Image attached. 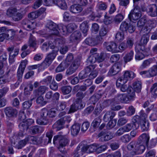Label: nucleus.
Here are the masks:
<instances>
[{
  "mask_svg": "<svg viewBox=\"0 0 157 157\" xmlns=\"http://www.w3.org/2000/svg\"><path fill=\"white\" fill-rule=\"evenodd\" d=\"M127 148L129 151H132L131 154L132 155L142 153L145 149L144 145L133 141L128 145Z\"/></svg>",
  "mask_w": 157,
  "mask_h": 157,
  "instance_id": "1",
  "label": "nucleus"
},
{
  "mask_svg": "<svg viewBox=\"0 0 157 157\" xmlns=\"http://www.w3.org/2000/svg\"><path fill=\"white\" fill-rule=\"evenodd\" d=\"M57 140L59 141L58 149L61 152H64L65 151V146L68 144V140L64 136L59 134L54 137L53 139V144H55L57 143L56 141Z\"/></svg>",
  "mask_w": 157,
  "mask_h": 157,
  "instance_id": "2",
  "label": "nucleus"
},
{
  "mask_svg": "<svg viewBox=\"0 0 157 157\" xmlns=\"http://www.w3.org/2000/svg\"><path fill=\"white\" fill-rule=\"evenodd\" d=\"M48 114V111L46 109H42L40 112V117L36 120L37 123L41 125H47L49 119Z\"/></svg>",
  "mask_w": 157,
  "mask_h": 157,
  "instance_id": "3",
  "label": "nucleus"
},
{
  "mask_svg": "<svg viewBox=\"0 0 157 157\" xmlns=\"http://www.w3.org/2000/svg\"><path fill=\"white\" fill-rule=\"evenodd\" d=\"M135 76L134 73L132 71H126L122 76L119 77L117 80L116 85L119 86L120 84L125 83L128 80L129 78H133Z\"/></svg>",
  "mask_w": 157,
  "mask_h": 157,
  "instance_id": "4",
  "label": "nucleus"
},
{
  "mask_svg": "<svg viewBox=\"0 0 157 157\" xmlns=\"http://www.w3.org/2000/svg\"><path fill=\"white\" fill-rule=\"evenodd\" d=\"M141 16L140 7L138 6H136L130 11L128 15V18L132 21H136Z\"/></svg>",
  "mask_w": 157,
  "mask_h": 157,
  "instance_id": "5",
  "label": "nucleus"
},
{
  "mask_svg": "<svg viewBox=\"0 0 157 157\" xmlns=\"http://www.w3.org/2000/svg\"><path fill=\"white\" fill-rule=\"evenodd\" d=\"M58 51V49L53 50L48 55L44 61L42 63V65L43 66L44 68L47 67L51 64L56 57Z\"/></svg>",
  "mask_w": 157,
  "mask_h": 157,
  "instance_id": "6",
  "label": "nucleus"
},
{
  "mask_svg": "<svg viewBox=\"0 0 157 157\" xmlns=\"http://www.w3.org/2000/svg\"><path fill=\"white\" fill-rule=\"evenodd\" d=\"M119 29L122 32L128 31L130 33H133L136 29L135 26L132 24H129L125 21L122 22Z\"/></svg>",
  "mask_w": 157,
  "mask_h": 157,
  "instance_id": "7",
  "label": "nucleus"
},
{
  "mask_svg": "<svg viewBox=\"0 0 157 157\" xmlns=\"http://www.w3.org/2000/svg\"><path fill=\"white\" fill-rule=\"evenodd\" d=\"M71 119L69 116H65L58 120L55 123V125L57 126L56 128L58 130H59L64 127V125L66 123H69Z\"/></svg>",
  "mask_w": 157,
  "mask_h": 157,
  "instance_id": "8",
  "label": "nucleus"
},
{
  "mask_svg": "<svg viewBox=\"0 0 157 157\" xmlns=\"http://www.w3.org/2000/svg\"><path fill=\"white\" fill-rule=\"evenodd\" d=\"M7 50L9 52V62L11 64L14 62V58L18 54L19 49L18 48L14 49V45H12L7 48Z\"/></svg>",
  "mask_w": 157,
  "mask_h": 157,
  "instance_id": "9",
  "label": "nucleus"
},
{
  "mask_svg": "<svg viewBox=\"0 0 157 157\" xmlns=\"http://www.w3.org/2000/svg\"><path fill=\"white\" fill-rule=\"evenodd\" d=\"M98 137H101L100 140L101 141H106L109 140L113 137V135L112 132H106L102 131L98 135Z\"/></svg>",
  "mask_w": 157,
  "mask_h": 157,
  "instance_id": "10",
  "label": "nucleus"
},
{
  "mask_svg": "<svg viewBox=\"0 0 157 157\" xmlns=\"http://www.w3.org/2000/svg\"><path fill=\"white\" fill-rule=\"evenodd\" d=\"M46 28L50 30L52 34L57 35L59 34V31L57 30L58 25L52 21H50L47 23Z\"/></svg>",
  "mask_w": 157,
  "mask_h": 157,
  "instance_id": "11",
  "label": "nucleus"
},
{
  "mask_svg": "<svg viewBox=\"0 0 157 157\" xmlns=\"http://www.w3.org/2000/svg\"><path fill=\"white\" fill-rule=\"evenodd\" d=\"M46 28L50 30L52 34L57 35L59 34V31L57 30L58 25L52 21H50L47 23Z\"/></svg>",
  "mask_w": 157,
  "mask_h": 157,
  "instance_id": "12",
  "label": "nucleus"
},
{
  "mask_svg": "<svg viewBox=\"0 0 157 157\" xmlns=\"http://www.w3.org/2000/svg\"><path fill=\"white\" fill-rule=\"evenodd\" d=\"M34 121L31 119H27L25 121L20 123L19 125V128L24 131L26 132L29 128V127L34 122Z\"/></svg>",
  "mask_w": 157,
  "mask_h": 157,
  "instance_id": "13",
  "label": "nucleus"
},
{
  "mask_svg": "<svg viewBox=\"0 0 157 157\" xmlns=\"http://www.w3.org/2000/svg\"><path fill=\"white\" fill-rule=\"evenodd\" d=\"M4 112L7 117L13 118L16 116L17 113V110L11 107H6Z\"/></svg>",
  "mask_w": 157,
  "mask_h": 157,
  "instance_id": "14",
  "label": "nucleus"
},
{
  "mask_svg": "<svg viewBox=\"0 0 157 157\" xmlns=\"http://www.w3.org/2000/svg\"><path fill=\"white\" fill-rule=\"evenodd\" d=\"M27 63V60H25L22 61L20 64L17 73V76L18 79L21 78Z\"/></svg>",
  "mask_w": 157,
  "mask_h": 157,
  "instance_id": "15",
  "label": "nucleus"
},
{
  "mask_svg": "<svg viewBox=\"0 0 157 157\" xmlns=\"http://www.w3.org/2000/svg\"><path fill=\"white\" fill-rule=\"evenodd\" d=\"M121 64L119 63L114 64L110 69L108 74L109 75L112 76L117 74L121 70Z\"/></svg>",
  "mask_w": 157,
  "mask_h": 157,
  "instance_id": "16",
  "label": "nucleus"
},
{
  "mask_svg": "<svg viewBox=\"0 0 157 157\" xmlns=\"http://www.w3.org/2000/svg\"><path fill=\"white\" fill-rule=\"evenodd\" d=\"M21 24L23 26L28 30L33 29L35 27V23L34 22H32L27 19L23 20L22 21Z\"/></svg>",
  "mask_w": 157,
  "mask_h": 157,
  "instance_id": "17",
  "label": "nucleus"
},
{
  "mask_svg": "<svg viewBox=\"0 0 157 157\" xmlns=\"http://www.w3.org/2000/svg\"><path fill=\"white\" fill-rule=\"evenodd\" d=\"M81 36L80 32L78 31H76L71 35L70 38V40L71 42L76 44L80 41Z\"/></svg>",
  "mask_w": 157,
  "mask_h": 157,
  "instance_id": "18",
  "label": "nucleus"
},
{
  "mask_svg": "<svg viewBox=\"0 0 157 157\" xmlns=\"http://www.w3.org/2000/svg\"><path fill=\"white\" fill-rule=\"evenodd\" d=\"M4 30L3 32L5 33L6 39L10 40H13L15 34V31L13 29H9L4 27Z\"/></svg>",
  "mask_w": 157,
  "mask_h": 157,
  "instance_id": "19",
  "label": "nucleus"
},
{
  "mask_svg": "<svg viewBox=\"0 0 157 157\" xmlns=\"http://www.w3.org/2000/svg\"><path fill=\"white\" fill-rule=\"evenodd\" d=\"M81 128L80 124L76 123L72 125L71 128V133L74 136H77L79 133Z\"/></svg>",
  "mask_w": 157,
  "mask_h": 157,
  "instance_id": "20",
  "label": "nucleus"
},
{
  "mask_svg": "<svg viewBox=\"0 0 157 157\" xmlns=\"http://www.w3.org/2000/svg\"><path fill=\"white\" fill-rule=\"evenodd\" d=\"M28 137L29 142L35 144H40L43 140L41 137H36L29 136Z\"/></svg>",
  "mask_w": 157,
  "mask_h": 157,
  "instance_id": "21",
  "label": "nucleus"
},
{
  "mask_svg": "<svg viewBox=\"0 0 157 157\" xmlns=\"http://www.w3.org/2000/svg\"><path fill=\"white\" fill-rule=\"evenodd\" d=\"M106 46L107 49L109 51L112 52H117L118 50L117 49V46L115 43L111 42L106 44Z\"/></svg>",
  "mask_w": 157,
  "mask_h": 157,
  "instance_id": "22",
  "label": "nucleus"
},
{
  "mask_svg": "<svg viewBox=\"0 0 157 157\" xmlns=\"http://www.w3.org/2000/svg\"><path fill=\"white\" fill-rule=\"evenodd\" d=\"M83 8L79 4H74L70 6V11L73 13H77L81 12Z\"/></svg>",
  "mask_w": 157,
  "mask_h": 157,
  "instance_id": "23",
  "label": "nucleus"
},
{
  "mask_svg": "<svg viewBox=\"0 0 157 157\" xmlns=\"http://www.w3.org/2000/svg\"><path fill=\"white\" fill-rule=\"evenodd\" d=\"M116 115L115 113L113 111H108L105 114L103 117V120L107 122L112 120Z\"/></svg>",
  "mask_w": 157,
  "mask_h": 157,
  "instance_id": "24",
  "label": "nucleus"
},
{
  "mask_svg": "<svg viewBox=\"0 0 157 157\" xmlns=\"http://www.w3.org/2000/svg\"><path fill=\"white\" fill-rule=\"evenodd\" d=\"M81 149L83 151H86L87 153H92L95 151H96V145L93 144L88 145L82 147Z\"/></svg>",
  "mask_w": 157,
  "mask_h": 157,
  "instance_id": "25",
  "label": "nucleus"
},
{
  "mask_svg": "<svg viewBox=\"0 0 157 157\" xmlns=\"http://www.w3.org/2000/svg\"><path fill=\"white\" fill-rule=\"evenodd\" d=\"M54 4L63 10H66L67 8V6L65 0H55Z\"/></svg>",
  "mask_w": 157,
  "mask_h": 157,
  "instance_id": "26",
  "label": "nucleus"
},
{
  "mask_svg": "<svg viewBox=\"0 0 157 157\" xmlns=\"http://www.w3.org/2000/svg\"><path fill=\"white\" fill-rule=\"evenodd\" d=\"M46 89L45 86H41L34 91V93L36 96H41L45 92Z\"/></svg>",
  "mask_w": 157,
  "mask_h": 157,
  "instance_id": "27",
  "label": "nucleus"
},
{
  "mask_svg": "<svg viewBox=\"0 0 157 157\" xmlns=\"http://www.w3.org/2000/svg\"><path fill=\"white\" fill-rule=\"evenodd\" d=\"M141 120L139 116H135L133 117L132 119V123L135 128L137 129L139 127L140 123L141 122Z\"/></svg>",
  "mask_w": 157,
  "mask_h": 157,
  "instance_id": "28",
  "label": "nucleus"
},
{
  "mask_svg": "<svg viewBox=\"0 0 157 157\" xmlns=\"http://www.w3.org/2000/svg\"><path fill=\"white\" fill-rule=\"evenodd\" d=\"M80 65V61L78 59H75L69 67L75 72Z\"/></svg>",
  "mask_w": 157,
  "mask_h": 157,
  "instance_id": "29",
  "label": "nucleus"
},
{
  "mask_svg": "<svg viewBox=\"0 0 157 157\" xmlns=\"http://www.w3.org/2000/svg\"><path fill=\"white\" fill-rule=\"evenodd\" d=\"M125 83L122 84H120L119 86H118L116 85V86L118 87H121L120 90L122 92H131L132 90V88L130 86H127Z\"/></svg>",
  "mask_w": 157,
  "mask_h": 157,
  "instance_id": "30",
  "label": "nucleus"
},
{
  "mask_svg": "<svg viewBox=\"0 0 157 157\" xmlns=\"http://www.w3.org/2000/svg\"><path fill=\"white\" fill-rule=\"evenodd\" d=\"M29 46L30 47L34 48L33 51H35L36 48V43L35 38L31 35L29 38Z\"/></svg>",
  "mask_w": 157,
  "mask_h": 157,
  "instance_id": "31",
  "label": "nucleus"
},
{
  "mask_svg": "<svg viewBox=\"0 0 157 157\" xmlns=\"http://www.w3.org/2000/svg\"><path fill=\"white\" fill-rule=\"evenodd\" d=\"M82 14L83 16L89 15L90 17L93 18H92V20H93L94 18L93 9L90 7L84 10L82 12Z\"/></svg>",
  "mask_w": 157,
  "mask_h": 157,
  "instance_id": "32",
  "label": "nucleus"
},
{
  "mask_svg": "<svg viewBox=\"0 0 157 157\" xmlns=\"http://www.w3.org/2000/svg\"><path fill=\"white\" fill-rule=\"evenodd\" d=\"M149 135L146 133L142 134L140 137V139L142 140L143 143L145 144L147 147L149 145Z\"/></svg>",
  "mask_w": 157,
  "mask_h": 157,
  "instance_id": "33",
  "label": "nucleus"
},
{
  "mask_svg": "<svg viewBox=\"0 0 157 157\" xmlns=\"http://www.w3.org/2000/svg\"><path fill=\"white\" fill-rule=\"evenodd\" d=\"M95 54L96 61L99 63L102 62L106 56V53L104 52H101L100 54L95 53Z\"/></svg>",
  "mask_w": 157,
  "mask_h": 157,
  "instance_id": "34",
  "label": "nucleus"
},
{
  "mask_svg": "<svg viewBox=\"0 0 157 157\" xmlns=\"http://www.w3.org/2000/svg\"><path fill=\"white\" fill-rule=\"evenodd\" d=\"M133 86L135 91L136 92L139 93L140 92L142 88V84L140 82L137 81L134 82Z\"/></svg>",
  "mask_w": 157,
  "mask_h": 157,
  "instance_id": "35",
  "label": "nucleus"
},
{
  "mask_svg": "<svg viewBox=\"0 0 157 157\" xmlns=\"http://www.w3.org/2000/svg\"><path fill=\"white\" fill-rule=\"evenodd\" d=\"M142 130L143 131H147L149 127V123L147 120L141 121L140 123Z\"/></svg>",
  "mask_w": 157,
  "mask_h": 157,
  "instance_id": "36",
  "label": "nucleus"
},
{
  "mask_svg": "<svg viewBox=\"0 0 157 157\" xmlns=\"http://www.w3.org/2000/svg\"><path fill=\"white\" fill-rule=\"evenodd\" d=\"M68 67L67 64L65 63L63 61L56 67L55 70V71L56 73L63 71L65 70V68Z\"/></svg>",
  "mask_w": 157,
  "mask_h": 157,
  "instance_id": "37",
  "label": "nucleus"
},
{
  "mask_svg": "<svg viewBox=\"0 0 157 157\" xmlns=\"http://www.w3.org/2000/svg\"><path fill=\"white\" fill-rule=\"evenodd\" d=\"M53 42H55L56 45L57 46L62 47L61 46L64 44L65 42V40L63 37H59L55 40H52Z\"/></svg>",
  "mask_w": 157,
  "mask_h": 157,
  "instance_id": "38",
  "label": "nucleus"
},
{
  "mask_svg": "<svg viewBox=\"0 0 157 157\" xmlns=\"http://www.w3.org/2000/svg\"><path fill=\"white\" fill-rule=\"evenodd\" d=\"M147 21V17L144 16L141 18L137 22V25L138 27L141 29L145 25H146V23Z\"/></svg>",
  "mask_w": 157,
  "mask_h": 157,
  "instance_id": "39",
  "label": "nucleus"
},
{
  "mask_svg": "<svg viewBox=\"0 0 157 157\" xmlns=\"http://www.w3.org/2000/svg\"><path fill=\"white\" fill-rule=\"evenodd\" d=\"M109 31V29L107 25H103L100 29L99 35L103 37L105 36Z\"/></svg>",
  "mask_w": 157,
  "mask_h": 157,
  "instance_id": "40",
  "label": "nucleus"
},
{
  "mask_svg": "<svg viewBox=\"0 0 157 157\" xmlns=\"http://www.w3.org/2000/svg\"><path fill=\"white\" fill-rule=\"evenodd\" d=\"M118 99L123 103H127L129 100L127 95L125 94H119L117 95Z\"/></svg>",
  "mask_w": 157,
  "mask_h": 157,
  "instance_id": "41",
  "label": "nucleus"
},
{
  "mask_svg": "<svg viewBox=\"0 0 157 157\" xmlns=\"http://www.w3.org/2000/svg\"><path fill=\"white\" fill-rule=\"evenodd\" d=\"M86 92H83L81 91H79L76 94V98L75 101L78 102L82 101V99L86 96Z\"/></svg>",
  "mask_w": 157,
  "mask_h": 157,
  "instance_id": "42",
  "label": "nucleus"
},
{
  "mask_svg": "<svg viewBox=\"0 0 157 157\" xmlns=\"http://www.w3.org/2000/svg\"><path fill=\"white\" fill-rule=\"evenodd\" d=\"M29 141L28 136L25 139L19 141L18 144L16 146V147L18 149H21L25 144L27 142Z\"/></svg>",
  "mask_w": 157,
  "mask_h": 157,
  "instance_id": "43",
  "label": "nucleus"
},
{
  "mask_svg": "<svg viewBox=\"0 0 157 157\" xmlns=\"http://www.w3.org/2000/svg\"><path fill=\"white\" fill-rule=\"evenodd\" d=\"M62 92L64 95L69 94L72 90V88L70 86H64L61 88Z\"/></svg>",
  "mask_w": 157,
  "mask_h": 157,
  "instance_id": "44",
  "label": "nucleus"
},
{
  "mask_svg": "<svg viewBox=\"0 0 157 157\" xmlns=\"http://www.w3.org/2000/svg\"><path fill=\"white\" fill-rule=\"evenodd\" d=\"M101 121V120L99 117H97L93 121L91 124V126L94 128H98Z\"/></svg>",
  "mask_w": 157,
  "mask_h": 157,
  "instance_id": "45",
  "label": "nucleus"
},
{
  "mask_svg": "<svg viewBox=\"0 0 157 157\" xmlns=\"http://www.w3.org/2000/svg\"><path fill=\"white\" fill-rule=\"evenodd\" d=\"M88 25L87 22L84 21L80 25V29L83 33H86L88 30Z\"/></svg>",
  "mask_w": 157,
  "mask_h": 157,
  "instance_id": "46",
  "label": "nucleus"
},
{
  "mask_svg": "<svg viewBox=\"0 0 157 157\" xmlns=\"http://www.w3.org/2000/svg\"><path fill=\"white\" fill-rule=\"evenodd\" d=\"M134 55L133 52L131 51L130 52L127 53L124 57V61L125 63L130 61L132 59Z\"/></svg>",
  "mask_w": 157,
  "mask_h": 157,
  "instance_id": "47",
  "label": "nucleus"
},
{
  "mask_svg": "<svg viewBox=\"0 0 157 157\" xmlns=\"http://www.w3.org/2000/svg\"><path fill=\"white\" fill-rule=\"evenodd\" d=\"M101 97V95L98 94H96L93 95L90 99V102L93 105H95Z\"/></svg>",
  "mask_w": 157,
  "mask_h": 157,
  "instance_id": "48",
  "label": "nucleus"
},
{
  "mask_svg": "<svg viewBox=\"0 0 157 157\" xmlns=\"http://www.w3.org/2000/svg\"><path fill=\"white\" fill-rule=\"evenodd\" d=\"M135 50L136 52H145L146 51L144 45L140 43L136 45L135 47Z\"/></svg>",
  "mask_w": 157,
  "mask_h": 157,
  "instance_id": "49",
  "label": "nucleus"
},
{
  "mask_svg": "<svg viewBox=\"0 0 157 157\" xmlns=\"http://www.w3.org/2000/svg\"><path fill=\"white\" fill-rule=\"evenodd\" d=\"M86 44L91 46H94L97 45V43L95 40V38H86L85 40Z\"/></svg>",
  "mask_w": 157,
  "mask_h": 157,
  "instance_id": "50",
  "label": "nucleus"
},
{
  "mask_svg": "<svg viewBox=\"0 0 157 157\" xmlns=\"http://www.w3.org/2000/svg\"><path fill=\"white\" fill-rule=\"evenodd\" d=\"M149 36L148 34H144L142 36L140 43L144 45L147 44L149 40Z\"/></svg>",
  "mask_w": 157,
  "mask_h": 157,
  "instance_id": "51",
  "label": "nucleus"
},
{
  "mask_svg": "<svg viewBox=\"0 0 157 157\" xmlns=\"http://www.w3.org/2000/svg\"><path fill=\"white\" fill-rule=\"evenodd\" d=\"M74 57L73 54L72 53H69L67 55L65 61L63 62L67 64L68 66L71 63L73 62L72 61Z\"/></svg>",
  "mask_w": 157,
  "mask_h": 157,
  "instance_id": "52",
  "label": "nucleus"
},
{
  "mask_svg": "<svg viewBox=\"0 0 157 157\" xmlns=\"http://www.w3.org/2000/svg\"><path fill=\"white\" fill-rule=\"evenodd\" d=\"M130 136L128 134H125L121 136L120 138L121 141L125 143H128L131 140Z\"/></svg>",
  "mask_w": 157,
  "mask_h": 157,
  "instance_id": "53",
  "label": "nucleus"
},
{
  "mask_svg": "<svg viewBox=\"0 0 157 157\" xmlns=\"http://www.w3.org/2000/svg\"><path fill=\"white\" fill-rule=\"evenodd\" d=\"M24 14L19 12L16 13L13 17V19L15 21H18L21 20L23 17Z\"/></svg>",
  "mask_w": 157,
  "mask_h": 157,
  "instance_id": "54",
  "label": "nucleus"
},
{
  "mask_svg": "<svg viewBox=\"0 0 157 157\" xmlns=\"http://www.w3.org/2000/svg\"><path fill=\"white\" fill-rule=\"evenodd\" d=\"M115 98L105 100L103 103V105L105 107L109 106L110 105H113L116 101Z\"/></svg>",
  "mask_w": 157,
  "mask_h": 157,
  "instance_id": "55",
  "label": "nucleus"
},
{
  "mask_svg": "<svg viewBox=\"0 0 157 157\" xmlns=\"http://www.w3.org/2000/svg\"><path fill=\"white\" fill-rule=\"evenodd\" d=\"M87 88L86 86L84 84L81 86L77 85L74 87V90L76 91H78L79 90L82 92V91H85L86 90Z\"/></svg>",
  "mask_w": 157,
  "mask_h": 157,
  "instance_id": "56",
  "label": "nucleus"
},
{
  "mask_svg": "<svg viewBox=\"0 0 157 157\" xmlns=\"http://www.w3.org/2000/svg\"><path fill=\"white\" fill-rule=\"evenodd\" d=\"M67 106V103L65 101H60L57 104L58 109L59 111L63 110Z\"/></svg>",
  "mask_w": 157,
  "mask_h": 157,
  "instance_id": "57",
  "label": "nucleus"
},
{
  "mask_svg": "<svg viewBox=\"0 0 157 157\" xmlns=\"http://www.w3.org/2000/svg\"><path fill=\"white\" fill-rule=\"evenodd\" d=\"M96 67V65L94 64L89 65L86 66L84 69V71L88 75L89 73L92 71Z\"/></svg>",
  "mask_w": 157,
  "mask_h": 157,
  "instance_id": "58",
  "label": "nucleus"
},
{
  "mask_svg": "<svg viewBox=\"0 0 157 157\" xmlns=\"http://www.w3.org/2000/svg\"><path fill=\"white\" fill-rule=\"evenodd\" d=\"M33 99L34 98H32L30 100L25 101L23 103L22 106L24 109H28L30 107L32 104V101Z\"/></svg>",
  "mask_w": 157,
  "mask_h": 157,
  "instance_id": "59",
  "label": "nucleus"
},
{
  "mask_svg": "<svg viewBox=\"0 0 157 157\" xmlns=\"http://www.w3.org/2000/svg\"><path fill=\"white\" fill-rule=\"evenodd\" d=\"M17 11V9L15 8L9 9L7 10L6 14L9 16L13 17Z\"/></svg>",
  "mask_w": 157,
  "mask_h": 157,
  "instance_id": "60",
  "label": "nucleus"
},
{
  "mask_svg": "<svg viewBox=\"0 0 157 157\" xmlns=\"http://www.w3.org/2000/svg\"><path fill=\"white\" fill-rule=\"evenodd\" d=\"M39 16V13L37 11L32 12L28 15V17L32 20L37 18Z\"/></svg>",
  "mask_w": 157,
  "mask_h": 157,
  "instance_id": "61",
  "label": "nucleus"
},
{
  "mask_svg": "<svg viewBox=\"0 0 157 157\" xmlns=\"http://www.w3.org/2000/svg\"><path fill=\"white\" fill-rule=\"evenodd\" d=\"M57 30L59 31V33L60 32L64 34L67 32V28L65 25L62 24H60L58 25Z\"/></svg>",
  "mask_w": 157,
  "mask_h": 157,
  "instance_id": "62",
  "label": "nucleus"
},
{
  "mask_svg": "<svg viewBox=\"0 0 157 157\" xmlns=\"http://www.w3.org/2000/svg\"><path fill=\"white\" fill-rule=\"evenodd\" d=\"M146 25L151 28L154 27L155 25V21L154 20L148 19L147 17Z\"/></svg>",
  "mask_w": 157,
  "mask_h": 157,
  "instance_id": "63",
  "label": "nucleus"
},
{
  "mask_svg": "<svg viewBox=\"0 0 157 157\" xmlns=\"http://www.w3.org/2000/svg\"><path fill=\"white\" fill-rule=\"evenodd\" d=\"M149 11L151 12L150 15L152 17H155L157 16V7L155 6L154 7H150L149 8Z\"/></svg>",
  "mask_w": 157,
  "mask_h": 157,
  "instance_id": "64",
  "label": "nucleus"
}]
</instances>
